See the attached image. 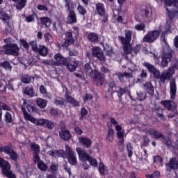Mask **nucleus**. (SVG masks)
<instances>
[{"label": "nucleus", "mask_w": 178, "mask_h": 178, "mask_svg": "<svg viewBox=\"0 0 178 178\" xmlns=\"http://www.w3.org/2000/svg\"><path fill=\"white\" fill-rule=\"evenodd\" d=\"M9 39L6 38L3 40V42L6 44L1 47L2 49L0 50V54L1 55H10L11 56H19L20 48L19 44L16 43H8Z\"/></svg>", "instance_id": "nucleus-1"}, {"label": "nucleus", "mask_w": 178, "mask_h": 178, "mask_svg": "<svg viewBox=\"0 0 178 178\" xmlns=\"http://www.w3.org/2000/svg\"><path fill=\"white\" fill-rule=\"evenodd\" d=\"M24 118L31 123L36 124V126H42V127H45V129H48L49 130H52L55 127V124H54L52 121L45 119L37 120V118L33 117V115H30L29 113L24 114Z\"/></svg>", "instance_id": "nucleus-2"}, {"label": "nucleus", "mask_w": 178, "mask_h": 178, "mask_svg": "<svg viewBox=\"0 0 178 178\" xmlns=\"http://www.w3.org/2000/svg\"><path fill=\"white\" fill-rule=\"evenodd\" d=\"M118 38L122 44V48L125 55H130L133 52V47H131V31L125 30V37L119 35Z\"/></svg>", "instance_id": "nucleus-3"}, {"label": "nucleus", "mask_w": 178, "mask_h": 178, "mask_svg": "<svg viewBox=\"0 0 178 178\" xmlns=\"http://www.w3.org/2000/svg\"><path fill=\"white\" fill-rule=\"evenodd\" d=\"M162 33V25H159L158 30L149 31L147 35H145L143 38V42H147V44H153L156 40L159 38Z\"/></svg>", "instance_id": "nucleus-4"}, {"label": "nucleus", "mask_w": 178, "mask_h": 178, "mask_svg": "<svg viewBox=\"0 0 178 178\" xmlns=\"http://www.w3.org/2000/svg\"><path fill=\"white\" fill-rule=\"evenodd\" d=\"M65 2V8H66L69 12L68 17H67V24H74L77 22V15L74 10L70 9V3L72 0H64Z\"/></svg>", "instance_id": "nucleus-5"}, {"label": "nucleus", "mask_w": 178, "mask_h": 178, "mask_svg": "<svg viewBox=\"0 0 178 178\" xmlns=\"http://www.w3.org/2000/svg\"><path fill=\"white\" fill-rule=\"evenodd\" d=\"M90 79H92L95 86L102 87L105 83V74L101 73L98 70L95 69L93 74H90Z\"/></svg>", "instance_id": "nucleus-6"}, {"label": "nucleus", "mask_w": 178, "mask_h": 178, "mask_svg": "<svg viewBox=\"0 0 178 178\" xmlns=\"http://www.w3.org/2000/svg\"><path fill=\"white\" fill-rule=\"evenodd\" d=\"M143 66H144V67L147 70L149 73H152L153 74L154 79L159 80V78H161V71L156 69L155 65H152L151 63L145 61L143 63Z\"/></svg>", "instance_id": "nucleus-7"}, {"label": "nucleus", "mask_w": 178, "mask_h": 178, "mask_svg": "<svg viewBox=\"0 0 178 178\" xmlns=\"http://www.w3.org/2000/svg\"><path fill=\"white\" fill-rule=\"evenodd\" d=\"M19 105H21L23 115H26V113H27V111H29L30 113L37 112V107L30 105L29 103H27V100H26V99H22L19 101ZM26 108L27 110H26Z\"/></svg>", "instance_id": "nucleus-8"}, {"label": "nucleus", "mask_w": 178, "mask_h": 178, "mask_svg": "<svg viewBox=\"0 0 178 178\" xmlns=\"http://www.w3.org/2000/svg\"><path fill=\"white\" fill-rule=\"evenodd\" d=\"M0 152H4L7 155H9L11 161H17V153L12 149L10 146H3L0 147Z\"/></svg>", "instance_id": "nucleus-9"}, {"label": "nucleus", "mask_w": 178, "mask_h": 178, "mask_svg": "<svg viewBox=\"0 0 178 178\" xmlns=\"http://www.w3.org/2000/svg\"><path fill=\"white\" fill-rule=\"evenodd\" d=\"M92 55L93 58H97L101 62H106V58L104 55V51L99 47H94L92 49Z\"/></svg>", "instance_id": "nucleus-10"}, {"label": "nucleus", "mask_w": 178, "mask_h": 178, "mask_svg": "<svg viewBox=\"0 0 178 178\" xmlns=\"http://www.w3.org/2000/svg\"><path fill=\"white\" fill-rule=\"evenodd\" d=\"M161 105H163L164 108L170 112H175L177 113V105L173 101L164 100L161 102Z\"/></svg>", "instance_id": "nucleus-11"}, {"label": "nucleus", "mask_w": 178, "mask_h": 178, "mask_svg": "<svg viewBox=\"0 0 178 178\" xmlns=\"http://www.w3.org/2000/svg\"><path fill=\"white\" fill-rule=\"evenodd\" d=\"M65 40L61 44L63 48H67L70 47L72 44H74V38H73V33L70 31H67L65 33Z\"/></svg>", "instance_id": "nucleus-12"}, {"label": "nucleus", "mask_w": 178, "mask_h": 178, "mask_svg": "<svg viewBox=\"0 0 178 178\" xmlns=\"http://www.w3.org/2000/svg\"><path fill=\"white\" fill-rule=\"evenodd\" d=\"M58 134L60 138L63 141H69L72 138V134H70V131L66 129V127H61Z\"/></svg>", "instance_id": "nucleus-13"}, {"label": "nucleus", "mask_w": 178, "mask_h": 178, "mask_svg": "<svg viewBox=\"0 0 178 178\" xmlns=\"http://www.w3.org/2000/svg\"><path fill=\"white\" fill-rule=\"evenodd\" d=\"M54 63L56 66H65L67 62V58H65L60 53L54 55Z\"/></svg>", "instance_id": "nucleus-14"}, {"label": "nucleus", "mask_w": 178, "mask_h": 178, "mask_svg": "<svg viewBox=\"0 0 178 178\" xmlns=\"http://www.w3.org/2000/svg\"><path fill=\"white\" fill-rule=\"evenodd\" d=\"M48 155L53 158H66V152L63 149H51L48 152Z\"/></svg>", "instance_id": "nucleus-15"}, {"label": "nucleus", "mask_w": 178, "mask_h": 178, "mask_svg": "<svg viewBox=\"0 0 178 178\" xmlns=\"http://www.w3.org/2000/svg\"><path fill=\"white\" fill-rule=\"evenodd\" d=\"M146 133H148L154 140H161V138L163 136L162 132H159L158 130L154 129H145Z\"/></svg>", "instance_id": "nucleus-16"}, {"label": "nucleus", "mask_w": 178, "mask_h": 178, "mask_svg": "<svg viewBox=\"0 0 178 178\" xmlns=\"http://www.w3.org/2000/svg\"><path fill=\"white\" fill-rule=\"evenodd\" d=\"M140 15L143 19H149L152 16V8L146 6L140 10Z\"/></svg>", "instance_id": "nucleus-17"}, {"label": "nucleus", "mask_w": 178, "mask_h": 178, "mask_svg": "<svg viewBox=\"0 0 178 178\" xmlns=\"http://www.w3.org/2000/svg\"><path fill=\"white\" fill-rule=\"evenodd\" d=\"M69 72H76L77 67H79V61L74 60L73 61L67 60L66 64L64 65Z\"/></svg>", "instance_id": "nucleus-18"}, {"label": "nucleus", "mask_w": 178, "mask_h": 178, "mask_svg": "<svg viewBox=\"0 0 178 178\" xmlns=\"http://www.w3.org/2000/svg\"><path fill=\"white\" fill-rule=\"evenodd\" d=\"M176 91H177L176 81L172 80L170 82V95L172 101H175V99H176Z\"/></svg>", "instance_id": "nucleus-19"}, {"label": "nucleus", "mask_w": 178, "mask_h": 178, "mask_svg": "<svg viewBox=\"0 0 178 178\" xmlns=\"http://www.w3.org/2000/svg\"><path fill=\"white\" fill-rule=\"evenodd\" d=\"M0 168L1 169V173H5L10 169H12V166L10 165V163L8 161L5 160L3 158L0 157Z\"/></svg>", "instance_id": "nucleus-20"}, {"label": "nucleus", "mask_w": 178, "mask_h": 178, "mask_svg": "<svg viewBox=\"0 0 178 178\" xmlns=\"http://www.w3.org/2000/svg\"><path fill=\"white\" fill-rule=\"evenodd\" d=\"M79 143L82 147L87 149L90 148L91 145H92V140H91L90 138L87 137L79 138Z\"/></svg>", "instance_id": "nucleus-21"}, {"label": "nucleus", "mask_w": 178, "mask_h": 178, "mask_svg": "<svg viewBox=\"0 0 178 178\" xmlns=\"http://www.w3.org/2000/svg\"><path fill=\"white\" fill-rule=\"evenodd\" d=\"M172 60V53H168L162 56L161 63V67H167L169 65V62Z\"/></svg>", "instance_id": "nucleus-22"}, {"label": "nucleus", "mask_w": 178, "mask_h": 178, "mask_svg": "<svg viewBox=\"0 0 178 178\" xmlns=\"http://www.w3.org/2000/svg\"><path fill=\"white\" fill-rule=\"evenodd\" d=\"M129 92V87L125 86L122 88V86H117V89H115V93L117 94L119 99H121L122 97L124 95V94H127Z\"/></svg>", "instance_id": "nucleus-23"}, {"label": "nucleus", "mask_w": 178, "mask_h": 178, "mask_svg": "<svg viewBox=\"0 0 178 178\" xmlns=\"http://www.w3.org/2000/svg\"><path fill=\"white\" fill-rule=\"evenodd\" d=\"M65 98L67 101V104H71L72 106L77 107L80 106V102L76 101L74 98L69 95L67 92H66L65 95Z\"/></svg>", "instance_id": "nucleus-24"}, {"label": "nucleus", "mask_w": 178, "mask_h": 178, "mask_svg": "<svg viewBox=\"0 0 178 178\" xmlns=\"http://www.w3.org/2000/svg\"><path fill=\"white\" fill-rule=\"evenodd\" d=\"M105 88H106L107 92H111V94H115V91L118 88V86H116V83L113 81L106 82L105 84Z\"/></svg>", "instance_id": "nucleus-25"}, {"label": "nucleus", "mask_w": 178, "mask_h": 178, "mask_svg": "<svg viewBox=\"0 0 178 178\" xmlns=\"http://www.w3.org/2000/svg\"><path fill=\"white\" fill-rule=\"evenodd\" d=\"M143 90L147 94H149V95H154L155 92L154 86L151 82H146L143 84Z\"/></svg>", "instance_id": "nucleus-26"}, {"label": "nucleus", "mask_w": 178, "mask_h": 178, "mask_svg": "<svg viewBox=\"0 0 178 178\" xmlns=\"http://www.w3.org/2000/svg\"><path fill=\"white\" fill-rule=\"evenodd\" d=\"M96 7V15H99V16H104L106 11L105 10V5L102 3H97L95 5Z\"/></svg>", "instance_id": "nucleus-27"}, {"label": "nucleus", "mask_w": 178, "mask_h": 178, "mask_svg": "<svg viewBox=\"0 0 178 178\" xmlns=\"http://www.w3.org/2000/svg\"><path fill=\"white\" fill-rule=\"evenodd\" d=\"M40 24L44 26L46 29H49L52 23V20L49 17H41L39 18Z\"/></svg>", "instance_id": "nucleus-28"}, {"label": "nucleus", "mask_w": 178, "mask_h": 178, "mask_svg": "<svg viewBox=\"0 0 178 178\" xmlns=\"http://www.w3.org/2000/svg\"><path fill=\"white\" fill-rule=\"evenodd\" d=\"M24 95H27L28 97H34L35 95V92H34V87L33 86H27L22 90Z\"/></svg>", "instance_id": "nucleus-29"}, {"label": "nucleus", "mask_w": 178, "mask_h": 178, "mask_svg": "<svg viewBox=\"0 0 178 178\" xmlns=\"http://www.w3.org/2000/svg\"><path fill=\"white\" fill-rule=\"evenodd\" d=\"M88 41H90V42H92L93 44H97V42L99 41V35H98V33L90 32L88 35Z\"/></svg>", "instance_id": "nucleus-30"}, {"label": "nucleus", "mask_w": 178, "mask_h": 178, "mask_svg": "<svg viewBox=\"0 0 178 178\" xmlns=\"http://www.w3.org/2000/svg\"><path fill=\"white\" fill-rule=\"evenodd\" d=\"M35 52L39 54L40 56L45 57L48 55V48L44 45H39V47H38Z\"/></svg>", "instance_id": "nucleus-31"}, {"label": "nucleus", "mask_w": 178, "mask_h": 178, "mask_svg": "<svg viewBox=\"0 0 178 178\" xmlns=\"http://www.w3.org/2000/svg\"><path fill=\"white\" fill-rule=\"evenodd\" d=\"M2 111H12V108L5 102L0 101V120H2V115H3Z\"/></svg>", "instance_id": "nucleus-32"}, {"label": "nucleus", "mask_w": 178, "mask_h": 178, "mask_svg": "<svg viewBox=\"0 0 178 178\" xmlns=\"http://www.w3.org/2000/svg\"><path fill=\"white\" fill-rule=\"evenodd\" d=\"M5 26V33L6 34H12V31L15 30V28L13 27V22H10L9 21H7Z\"/></svg>", "instance_id": "nucleus-33"}, {"label": "nucleus", "mask_w": 178, "mask_h": 178, "mask_svg": "<svg viewBox=\"0 0 178 178\" xmlns=\"http://www.w3.org/2000/svg\"><path fill=\"white\" fill-rule=\"evenodd\" d=\"M83 70L88 74V77L90 76V74H92L94 70H92V66H91V63H87L83 65Z\"/></svg>", "instance_id": "nucleus-34"}, {"label": "nucleus", "mask_w": 178, "mask_h": 178, "mask_svg": "<svg viewBox=\"0 0 178 178\" xmlns=\"http://www.w3.org/2000/svg\"><path fill=\"white\" fill-rule=\"evenodd\" d=\"M153 163L158 165L159 166H163V159L162 158V156H154Z\"/></svg>", "instance_id": "nucleus-35"}, {"label": "nucleus", "mask_w": 178, "mask_h": 178, "mask_svg": "<svg viewBox=\"0 0 178 178\" xmlns=\"http://www.w3.org/2000/svg\"><path fill=\"white\" fill-rule=\"evenodd\" d=\"M166 10L168 13V17L170 19V21L166 22V24H172V22H173V19L176 16V13L175 11H170L168 8H166Z\"/></svg>", "instance_id": "nucleus-36"}, {"label": "nucleus", "mask_w": 178, "mask_h": 178, "mask_svg": "<svg viewBox=\"0 0 178 178\" xmlns=\"http://www.w3.org/2000/svg\"><path fill=\"white\" fill-rule=\"evenodd\" d=\"M160 140L163 144L166 145L167 147H172V140L169 136H166L163 134V136L160 138Z\"/></svg>", "instance_id": "nucleus-37"}, {"label": "nucleus", "mask_w": 178, "mask_h": 178, "mask_svg": "<svg viewBox=\"0 0 178 178\" xmlns=\"http://www.w3.org/2000/svg\"><path fill=\"white\" fill-rule=\"evenodd\" d=\"M36 104L39 108H41V109H44V108L47 107V105H48V102L44 99L38 98L36 100Z\"/></svg>", "instance_id": "nucleus-38"}, {"label": "nucleus", "mask_w": 178, "mask_h": 178, "mask_svg": "<svg viewBox=\"0 0 178 178\" xmlns=\"http://www.w3.org/2000/svg\"><path fill=\"white\" fill-rule=\"evenodd\" d=\"M168 165L169 166V168H170V169H178V161L176 158H172L171 159H170Z\"/></svg>", "instance_id": "nucleus-39"}, {"label": "nucleus", "mask_w": 178, "mask_h": 178, "mask_svg": "<svg viewBox=\"0 0 178 178\" xmlns=\"http://www.w3.org/2000/svg\"><path fill=\"white\" fill-rule=\"evenodd\" d=\"M0 67H2V69H5V70H8V72H11L13 69V67L8 61H3L1 63Z\"/></svg>", "instance_id": "nucleus-40"}, {"label": "nucleus", "mask_w": 178, "mask_h": 178, "mask_svg": "<svg viewBox=\"0 0 178 178\" xmlns=\"http://www.w3.org/2000/svg\"><path fill=\"white\" fill-rule=\"evenodd\" d=\"M32 79L34 80V77H32L27 74L21 76V81L24 84H30V82L31 81Z\"/></svg>", "instance_id": "nucleus-41"}, {"label": "nucleus", "mask_w": 178, "mask_h": 178, "mask_svg": "<svg viewBox=\"0 0 178 178\" xmlns=\"http://www.w3.org/2000/svg\"><path fill=\"white\" fill-rule=\"evenodd\" d=\"M67 161L70 165H77V158H76V155H74V153H73L72 154L68 155Z\"/></svg>", "instance_id": "nucleus-42"}, {"label": "nucleus", "mask_w": 178, "mask_h": 178, "mask_svg": "<svg viewBox=\"0 0 178 178\" xmlns=\"http://www.w3.org/2000/svg\"><path fill=\"white\" fill-rule=\"evenodd\" d=\"M26 5H27V0H18L15 8L17 10H22V9H23Z\"/></svg>", "instance_id": "nucleus-43"}, {"label": "nucleus", "mask_w": 178, "mask_h": 178, "mask_svg": "<svg viewBox=\"0 0 178 178\" xmlns=\"http://www.w3.org/2000/svg\"><path fill=\"white\" fill-rule=\"evenodd\" d=\"M170 73H167V72H163L161 74H160V78H159V79H160V81H161V83H165V81H166V80H170Z\"/></svg>", "instance_id": "nucleus-44"}, {"label": "nucleus", "mask_w": 178, "mask_h": 178, "mask_svg": "<svg viewBox=\"0 0 178 178\" xmlns=\"http://www.w3.org/2000/svg\"><path fill=\"white\" fill-rule=\"evenodd\" d=\"M4 121L6 123H13V117L12 116V113L9 111H6L4 115Z\"/></svg>", "instance_id": "nucleus-45"}, {"label": "nucleus", "mask_w": 178, "mask_h": 178, "mask_svg": "<svg viewBox=\"0 0 178 178\" xmlns=\"http://www.w3.org/2000/svg\"><path fill=\"white\" fill-rule=\"evenodd\" d=\"M38 169L41 172H47L48 170V165L42 161L38 163Z\"/></svg>", "instance_id": "nucleus-46"}, {"label": "nucleus", "mask_w": 178, "mask_h": 178, "mask_svg": "<svg viewBox=\"0 0 178 178\" xmlns=\"http://www.w3.org/2000/svg\"><path fill=\"white\" fill-rule=\"evenodd\" d=\"M19 45L20 47H22V45L23 48H24V49H26V51H29V49H30L29 43L27 42V41L24 38L19 39Z\"/></svg>", "instance_id": "nucleus-47"}, {"label": "nucleus", "mask_w": 178, "mask_h": 178, "mask_svg": "<svg viewBox=\"0 0 178 178\" xmlns=\"http://www.w3.org/2000/svg\"><path fill=\"white\" fill-rule=\"evenodd\" d=\"M133 149H134L133 145H131V143L128 142L127 143V151L128 152L129 158H131V156H133Z\"/></svg>", "instance_id": "nucleus-48"}, {"label": "nucleus", "mask_w": 178, "mask_h": 178, "mask_svg": "<svg viewBox=\"0 0 178 178\" xmlns=\"http://www.w3.org/2000/svg\"><path fill=\"white\" fill-rule=\"evenodd\" d=\"M0 19L3 20L4 23H6V22H9L10 17L9 16V14L3 11H0Z\"/></svg>", "instance_id": "nucleus-49"}, {"label": "nucleus", "mask_w": 178, "mask_h": 178, "mask_svg": "<svg viewBox=\"0 0 178 178\" xmlns=\"http://www.w3.org/2000/svg\"><path fill=\"white\" fill-rule=\"evenodd\" d=\"M3 176H5L7 178H16L17 177L16 174H15V172H13V171L12 170V168L6 171L4 173H3Z\"/></svg>", "instance_id": "nucleus-50"}, {"label": "nucleus", "mask_w": 178, "mask_h": 178, "mask_svg": "<svg viewBox=\"0 0 178 178\" xmlns=\"http://www.w3.org/2000/svg\"><path fill=\"white\" fill-rule=\"evenodd\" d=\"M90 157H91V156H90V154L88 153L84 152L79 156V159H80V161H81V162H88V160L90 159Z\"/></svg>", "instance_id": "nucleus-51"}, {"label": "nucleus", "mask_w": 178, "mask_h": 178, "mask_svg": "<svg viewBox=\"0 0 178 178\" xmlns=\"http://www.w3.org/2000/svg\"><path fill=\"white\" fill-rule=\"evenodd\" d=\"M31 149L33 152L34 154H40V145H38L35 143H33L31 145Z\"/></svg>", "instance_id": "nucleus-52"}, {"label": "nucleus", "mask_w": 178, "mask_h": 178, "mask_svg": "<svg viewBox=\"0 0 178 178\" xmlns=\"http://www.w3.org/2000/svg\"><path fill=\"white\" fill-rule=\"evenodd\" d=\"M113 134H115L113 129L108 128V131L107 133V140L110 141V143H112L113 141Z\"/></svg>", "instance_id": "nucleus-53"}, {"label": "nucleus", "mask_w": 178, "mask_h": 178, "mask_svg": "<svg viewBox=\"0 0 178 178\" xmlns=\"http://www.w3.org/2000/svg\"><path fill=\"white\" fill-rule=\"evenodd\" d=\"M88 162H89L90 166H92L93 168H97L98 167V161L97 159L92 156H90L89 159L88 160Z\"/></svg>", "instance_id": "nucleus-54"}, {"label": "nucleus", "mask_w": 178, "mask_h": 178, "mask_svg": "<svg viewBox=\"0 0 178 178\" xmlns=\"http://www.w3.org/2000/svg\"><path fill=\"white\" fill-rule=\"evenodd\" d=\"M34 16H38L35 13H33L32 15H29L25 17V22L26 23H31L33 22H35V18H34Z\"/></svg>", "instance_id": "nucleus-55"}, {"label": "nucleus", "mask_w": 178, "mask_h": 178, "mask_svg": "<svg viewBox=\"0 0 178 178\" xmlns=\"http://www.w3.org/2000/svg\"><path fill=\"white\" fill-rule=\"evenodd\" d=\"M146 178H160L161 177V172L158 170L154 171L152 174H146Z\"/></svg>", "instance_id": "nucleus-56"}, {"label": "nucleus", "mask_w": 178, "mask_h": 178, "mask_svg": "<svg viewBox=\"0 0 178 178\" xmlns=\"http://www.w3.org/2000/svg\"><path fill=\"white\" fill-rule=\"evenodd\" d=\"M176 69H178L177 63L173 64L172 67H169L166 73H169L170 74V77H172V75L175 73Z\"/></svg>", "instance_id": "nucleus-57"}, {"label": "nucleus", "mask_w": 178, "mask_h": 178, "mask_svg": "<svg viewBox=\"0 0 178 178\" xmlns=\"http://www.w3.org/2000/svg\"><path fill=\"white\" fill-rule=\"evenodd\" d=\"M88 115V110H87L85 107H82L81 109V116L79 117V120H83L86 115Z\"/></svg>", "instance_id": "nucleus-58"}, {"label": "nucleus", "mask_w": 178, "mask_h": 178, "mask_svg": "<svg viewBox=\"0 0 178 178\" xmlns=\"http://www.w3.org/2000/svg\"><path fill=\"white\" fill-rule=\"evenodd\" d=\"M98 170L101 176H105V164L100 162L99 164Z\"/></svg>", "instance_id": "nucleus-59"}, {"label": "nucleus", "mask_w": 178, "mask_h": 178, "mask_svg": "<svg viewBox=\"0 0 178 178\" xmlns=\"http://www.w3.org/2000/svg\"><path fill=\"white\" fill-rule=\"evenodd\" d=\"M134 29L137 30V31H145V24H138L135 26Z\"/></svg>", "instance_id": "nucleus-60"}, {"label": "nucleus", "mask_w": 178, "mask_h": 178, "mask_svg": "<svg viewBox=\"0 0 178 178\" xmlns=\"http://www.w3.org/2000/svg\"><path fill=\"white\" fill-rule=\"evenodd\" d=\"M29 45H31L32 50H33L34 52L37 51L38 48V44H37V40L36 39L33 40L29 42Z\"/></svg>", "instance_id": "nucleus-61"}, {"label": "nucleus", "mask_w": 178, "mask_h": 178, "mask_svg": "<svg viewBox=\"0 0 178 178\" xmlns=\"http://www.w3.org/2000/svg\"><path fill=\"white\" fill-rule=\"evenodd\" d=\"M54 104L56 106H63V105H65V100L58 97L54 100Z\"/></svg>", "instance_id": "nucleus-62"}, {"label": "nucleus", "mask_w": 178, "mask_h": 178, "mask_svg": "<svg viewBox=\"0 0 178 178\" xmlns=\"http://www.w3.org/2000/svg\"><path fill=\"white\" fill-rule=\"evenodd\" d=\"M77 10L79 11V13H80V15H82V16H86V15L87 14V10H86V8H84V7H83V6L81 5L78 6Z\"/></svg>", "instance_id": "nucleus-63"}, {"label": "nucleus", "mask_w": 178, "mask_h": 178, "mask_svg": "<svg viewBox=\"0 0 178 178\" xmlns=\"http://www.w3.org/2000/svg\"><path fill=\"white\" fill-rule=\"evenodd\" d=\"M143 147H148V144H149V138H148V135L145 134L143 136Z\"/></svg>", "instance_id": "nucleus-64"}]
</instances>
